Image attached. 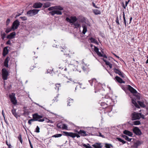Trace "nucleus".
I'll list each match as a JSON object with an SVG mask.
<instances>
[{
  "mask_svg": "<svg viewBox=\"0 0 148 148\" xmlns=\"http://www.w3.org/2000/svg\"><path fill=\"white\" fill-rule=\"evenodd\" d=\"M35 132L38 133L40 132V128L38 126H37L36 127L35 130Z\"/></svg>",
  "mask_w": 148,
  "mask_h": 148,
  "instance_id": "nucleus-42",
  "label": "nucleus"
},
{
  "mask_svg": "<svg viewBox=\"0 0 148 148\" xmlns=\"http://www.w3.org/2000/svg\"><path fill=\"white\" fill-rule=\"evenodd\" d=\"M89 39L90 40L91 42L95 43L97 45H98L99 43L97 40L92 37H90Z\"/></svg>",
  "mask_w": 148,
  "mask_h": 148,
  "instance_id": "nucleus-23",
  "label": "nucleus"
},
{
  "mask_svg": "<svg viewBox=\"0 0 148 148\" xmlns=\"http://www.w3.org/2000/svg\"><path fill=\"white\" fill-rule=\"evenodd\" d=\"M55 9L56 10H58L59 11L62 10L64 9L63 8L60 6H55Z\"/></svg>",
  "mask_w": 148,
  "mask_h": 148,
  "instance_id": "nucleus-32",
  "label": "nucleus"
},
{
  "mask_svg": "<svg viewBox=\"0 0 148 148\" xmlns=\"http://www.w3.org/2000/svg\"><path fill=\"white\" fill-rule=\"evenodd\" d=\"M79 134H78V133H75V137H77V138H79L80 137Z\"/></svg>",
  "mask_w": 148,
  "mask_h": 148,
  "instance_id": "nucleus-58",
  "label": "nucleus"
},
{
  "mask_svg": "<svg viewBox=\"0 0 148 148\" xmlns=\"http://www.w3.org/2000/svg\"><path fill=\"white\" fill-rule=\"evenodd\" d=\"M20 25V22L18 19L14 21L12 23V29L13 31H14L17 29Z\"/></svg>",
  "mask_w": 148,
  "mask_h": 148,
  "instance_id": "nucleus-7",
  "label": "nucleus"
},
{
  "mask_svg": "<svg viewBox=\"0 0 148 148\" xmlns=\"http://www.w3.org/2000/svg\"><path fill=\"white\" fill-rule=\"evenodd\" d=\"M64 134V135L66 136H70L73 138H74L75 137V133H73L72 132H62Z\"/></svg>",
  "mask_w": 148,
  "mask_h": 148,
  "instance_id": "nucleus-11",
  "label": "nucleus"
},
{
  "mask_svg": "<svg viewBox=\"0 0 148 148\" xmlns=\"http://www.w3.org/2000/svg\"><path fill=\"white\" fill-rule=\"evenodd\" d=\"M115 78L116 81L121 84L125 83V80H124L118 76H116Z\"/></svg>",
  "mask_w": 148,
  "mask_h": 148,
  "instance_id": "nucleus-13",
  "label": "nucleus"
},
{
  "mask_svg": "<svg viewBox=\"0 0 148 148\" xmlns=\"http://www.w3.org/2000/svg\"><path fill=\"white\" fill-rule=\"evenodd\" d=\"M49 13L52 16L56 14L55 10H53L52 11L49 12Z\"/></svg>",
  "mask_w": 148,
  "mask_h": 148,
  "instance_id": "nucleus-45",
  "label": "nucleus"
},
{
  "mask_svg": "<svg viewBox=\"0 0 148 148\" xmlns=\"http://www.w3.org/2000/svg\"><path fill=\"white\" fill-rule=\"evenodd\" d=\"M105 147L106 148H111V147H113L112 145L110 144H108L107 143H105Z\"/></svg>",
  "mask_w": 148,
  "mask_h": 148,
  "instance_id": "nucleus-37",
  "label": "nucleus"
},
{
  "mask_svg": "<svg viewBox=\"0 0 148 148\" xmlns=\"http://www.w3.org/2000/svg\"><path fill=\"white\" fill-rule=\"evenodd\" d=\"M29 142L30 145V146L31 148H33L32 145V143H31L30 140H29Z\"/></svg>",
  "mask_w": 148,
  "mask_h": 148,
  "instance_id": "nucleus-63",
  "label": "nucleus"
},
{
  "mask_svg": "<svg viewBox=\"0 0 148 148\" xmlns=\"http://www.w3.org/2000/svg\"><path fill=\"white\" fill-rule=\"evenodd\" d=\"M89 82L90 83V85L91 86L92 85L93 82H94L95 83L96 82V80L95 78H93L92 80H89Z\"/></svg>",
  "mask_w": 148,
  "mask_h": 148,
  "instance_id": "nucleus-36",
  "label": "nucleus"
},
{
  "mask_svg": "<svg viewBox=\"0 0 148 148\" xmlns=\"http://www.w3.org/2000/svg\"><path fill=\"white\" fill-rule=\"evenodd\" d=\"M143 143V142L142 141L137 140L136 141V142L134 143V145L135 146L138 148V146H140L141 144H142Z\"/></svg>",
  "mask_w": 148,
  "mask_h": 148,
  "instance_id": "nucleus-22",
  "label": "nucleus"
},
{
  "mask_svg": "<svg viewBox=\"0 0 148 148\" xmlns=\"http://www.w3.org/2000/svg\"><path fill=\"white\" fill-rule=\"evenodd\" d=\"M9 97L10 101L12 103L15 105L17 103V101L15 96V94L14 93H12L9 95Z\"/></svg>",
  "mask_w": 148,
  "mask_h": 148,
  "instance_id": "nucleus-5",
  "label": "nucleus"
},
{
  "mask_svg": "<svg viewBox=\"0 0 148 148\" xmlns=\"http://www.w3.org/2000/svg\"><path fill=\"white\" fill-rule=\"evenodd\" d=\"M4 120L5 122V123H6L7 125H8V122L7 121V119H5V117L4 118Z\"/></svg>",
  "mask_w": 148,
  "mask_h": 148,
  "instance_id": "nucleus-62",
  "label": "nucleus"
},
{
  "mask_svg": "<svg viewBox=\"0 0 148 148\" xmlns=\"http://www.w3.org/2000/svg\"><path fill=\"white\" fill-rule=\"evenodd\" d=\"M55 12H56V14H57V15L62 14V12L61 11H60L56 10H55Z\"/></svg>",
  "mask_w": 148,
  "mask_h": 148,
  "instance_id": "nucleus-40",
  "label": "nucleus"
},
{
  "mask_svg": "<svg viewBox=\"0 0 148 148\" xmlns=\"http://www.w3.org/2000/svg\"><path fill=\"white\" fill-rule=\"evenodd\" d=\"M5 35L6 34L4 32L2 34H1L2 38L3 39L5 38Z\"/></svg>",
  "mask_w": 148,
  "mask_h": 148,
  "instance_id": "nucleus-52",
  "label": "nucleus"
},
{
  "mask_svg": "<svg viewBox=\"0 0 148 148\" xmlns=\"http://www.w3.org/2000/svg\"><path fill=\"white\" fill-rule=\"evenodd\" d=\"M32 120L34 121H38L39 119L38 114L37 113L34 114L32 115Z\"/></svg>",
  "mask_w": 148,
  "mask_h": 148,
  "instance_id": "nucleus-20",
  "label": "nucleus"
},
{
  "mask_svg": "<svg viewBox=\"0 0 148 148\" xmlns=\"http://www.w3.org/2000/svg\"><path fill=\"white\" fill-rule=\"evenodd\" d=\"M75 132L78 133L79 134H80L81 136L84 137L88 136L89 135V133L87 132H86L84 130H80L79 131L77 130L75 131Z\"/></svg>",
  "mask_w": 148,
  "mask_h": 148,
  "instance_id": "nucleus-10",
  "label": "nucleus"
},
{
  "mask_svg": "<svg viewBox=\"0 0 148 148\" xmlns=\"http://www.w3.org/2000/svg\"><path fill=\"white\" fill-rule=\"evenodd\" d=\"M10 60V58L8 56L6 58L3 62L4 66L7 68L8 67V63Z\"/></svg>",
  "mask_w": 148,
  "mask_h": 148,
  "instance_id": "nucleus-14",
  "label": "nucleus"
},
{
  "mask_svg": "<svg viewBox=\"0 0 148 148\" xmlns=\"http://www.w3.org/2000/svg\"><path fill=\"white\" fill-rule=\"evenodd\" d=\"M83 30L82 31V33L84 34L87 31V27L86 25H84L83 26Z\"/></svg>",
  "mask_w": 148,
  "mask_h": 148,
  "instance_id": "nucleus-33",
  "label": "nucleus"
},
{
  "mask_svg": "<svg viewBox=\"0 0 148 148\" xmlns=\"http://www.w3.org/2000/svg\"><path fill=\"white\" fill-rule=\"evenodd\" d=\"M20 18L23 21H26L27 20V18L25 16L20 17Z\"/></svg>",
  "mask_w": 148,
  "mask_h": 148,
  "instance_id": "nucleus-48",
  "label": "nucleus"
},
{
  "mask_svg": "<svg viewBox=\"0 0 148 148\" xmlns=\"http://www.w3.org/2000/svg\"><path fill=\"white\" fill-rule=\"evenodd\" d=\"M12 30V27L10 28H7L6 29L5 32L6 33H8L10 32L11 30Z\"/></svg>",
  "mask_w": 148,
  "mask_h": 148,
  "instance_id": "nucleus-43",
  "label": "nucleus"
},
{
  "mask_svg": "<svg viewBox=\"0 0 148 148\" xmlns=\"http://www.w3.org/2000/svg\"><path fill=\"white\" fill-rule=\"evenodd\" d=\"M98 56H99L100 57H103V58H107V56L105 54H102L101 52L100 53V54H98Z\"/></svg>",
  "mask_w": 148,
  "mask_h": 148,
  "instance_id": "nucleus-41",
  "label": "nucleus"
},
{
  "mask_svg": "<svg viewBox=\"0 0 148 148\" xmlns=\"http://www.w3.org/2000/svg\"><path fill=\"white\" fill-rule=\"evenodd\" d=\"M123 133L124 134L128 135L132 137L133 135V133L132 132L127 130H125L123 132Z\"/></svg>",
  "mask_w": 148,
  "mask_h": 148,
  "instance_id": "nucleus-18",
  "label": "nucleus"
},
{
  "mask_svg": "<svg viewBox=\"0 0 148 148\" xmlns=\"http://www.w3.org/2000/svg\"><path fill=\"white\" fill-rule=\"evenodd\" d=\"M132 124L130 123V124L131 125H138L140 124L141 123L139 121L137 120L133 122Z\"/></svg>",
  "mask_w": 148,
  "mask_h": 148,
  "instance_id": "nucleus-25",
  "label": "nucleus"
},
{
  "mask_svg": "<svg viewBox=\"0 0 148 148\" xmlns=\"http://www.w3.org/2000/svg\"><path fill=\"white\" fill-rule=\"evenodd\" d=\"M7 45H10L11 44L10 41V40H8L6 42Z\"/></svg>",
  "mask_w": 148,
  "mask_h": 148,
  "instance_id": "nucleus-57",
  "label": "nucleus"
},
{
  "mask_svg": "<svg viewBox=\"0 0 148 148\" xmlns=\"http://www.w3.org/2000/svg\"><path fill=\"white\" fill-rule=\"evenodd\" d=\"M55 6H54V7H51L49 8H48V10L49 11H51V10H52L53 11V10L55 9Z\"/></svg>",
  "mask_w": 148,
  "mask_h": 148,
  "instance_id": "nucleus-46",
  "label": "nucleus"
},
{
  "mask_svg": "<svg viewBox=\"0 0 148 148\" xmlns=\"http://www.w3.org/2000/svg\"><path fill=\"white\" fill-rule=\"evenodd\" d=\"M45 121V117H44L43 119H39L38 121L39 122H42L44 121Z\"/></svg>",
  "mask_w": 148,
  "mask_h": 148,
  "instance_id": "nucleus-55",
  "label": "nucleus"
},
{
  "mask_svg": "<svg viewBox=\"0 0 148 148\" xmlns=\"http://www.w3.org/2000/svg\"><path fill=\"white\" fill-rule=\"evenodd\" d=\"M67 127L65 124H63L62 128L63 129H67Z\"/></svg>",
  "mask_w": 148,
  "mask_h": 148,
  "instance_id": "nucleus-50",
  "label": "nucleus"
},
{
  "mask_svg": "<svg viewBox=\"0 0 148 148\" xmlns=\"http://www.w3.org/2000/svg\"><path fill=\"white\" fill-rule=\"evenodd\" d=\"M58 96H57L56 97H55L54 99H53V100L54 101H56L57 102L58 101L57 99V98H58Z\"/></svg>",
  "mask_w": 148,
  "mask_h": 148,
  "instance_id": "nucleus-60",
  "label": "nucleus"
},
{
  "mask_svg": "<svg viewBox=\"0 0 148 148\" xmlns=\"http://www.w3.org/2000/svg\"><path fill=\"white\" fill-rule=\"evenodd\" d=\"M132 103L134 105L136 108H140V106L143 108H145V105L144 103V102L143 101H137L138 104L135 100L132 99Z\"/></svg>",
  "mask_w": 148,
  "mask_h": 148,
  "instance_id": "nucleus-2",
  "label": "nucleus"
},
{
  "mask_svg": "<svg viewBox=\"0 0 148 148\" xmlns=\"http://www.w3.org/2000/svg\"><path fill=\"white\" fill-rule=\"evenodd\" d=\"M72 25H73L75 26V28H77L80 26V24H79L78 22H75Z\"/></svg>",
  "mask_w": 148,
  "mask_h": 148,
  "instance_id": "nucleus-31",
  "label": "nucleus"
},
{
  "mask_svg": "<svg viewBox=\"0 0 148 148\" xmlns=\"http://www.w3.org/2000/svg\"><path fill=\"white\" fill-rule=\"evenodd\" d=\"M92 5L94 7H95V8H99V7H97V6L96 5H95V4L94 2H92Z\"/></svg>",
  "mask_w": 148,
  "mask_h": 148,
  "instance_id": "nucleus-53",
  "label": "nucleus"
},
{
  "mask_svg": "<svg viewBox=\"0 0 148 148\" xmlns=\"http://www.w3.org/2000/svg\"><path fill=\"white\" fill-rule=\"evenodd\" d=\"M16 35L15 32H13L8 35L7 36V38L8 39H12L15 37V36Z\"/></svg>",
  "mask_w": 148,
  "mask_h": 148,
  "instance_id": "nucleus-17",
  "label": "nucleus"
},
{
  "mask_svg": "<svg viewBox=\"0 0 148 148\" xmlns=\"http://www.w3.org/2000/svg\"><path fill=\"white\" fill-rule=\"evenodd\" d=\"M121 88L126 93H127L129 91L132 94H134L137 92V91L136 90L130 85L122 86H121Z\"/></svg>",
  "mask_w": 148,
  "mask_h": 148,
  "instance_id": "nucleus-1",
  "label": "nucleus"
},
{
  "mask_svg": "<svg viewBox=\"0 0 148 148\" xmlns=\"http://www.w3.org/2000/svg\"><path fill=\"white\" fill-rule=\"evenodd\" d=\"M62 135L61 134H56L53 135L52 136V137L58 138L61 136Z\"/></svg>",
  "mask_w": 148,
  "mask_h": 148,
  "instance_id": "nucleus-38",
  "label": "nucleus"
},
{
  "mask_svg": "<svg viewBox=\"0 0 148 148\" xmlns=\"http://www.w3.org/2000/svg\"><path fill=\"white\" fill-rule=\"evenodd\" d=\"M21 14H22V13H18V14H16V16L15 17V18H17L20 15H21Z\"/></svg>",
  "mask_w": 148,
  "mask_h": 148,
  "instance_id": "nucleus-61",
  "label": "nucleus"
},
{
  "mask_svg": "<svg viewBox=\"0 0 148 148\" xmlns=\"http://www.w3.org/2000/svg\"><path fill=\"white\" fill-rule=\"evenodd\" d=\"M11 112L12 114L16 119H17L18 117L20 116L18 114V113L16 112V109H14V107L13 108V109L12 110Z\"/></svg>",
  "mask_w": 148,
  "mask_h": 148,
  "instance_id": "nucleus-16",
  "label": "nucleus"
},
{
  "mask_svg": "<svg viewBox=\"0 0 148 148\" xmlns=\"http://www.w3.org/2000/svg\"><path fill=\"white\" fill-rule=\"evenodd\" d=\"M77 20V18L75 16H71L70 18L68 17L66 18V21L70 23H72V24L75 22Z\"/></svg>",
  "mask_w": 148,
  "mask_h": 148,
  "instance_id": "nucleus-8",
  "label": "nucleus"
},
{
  "mask_svg": "<svg viewBox=\"0 0 148 148\" xmlns=\"http://www.w3.org/2000/svg\"><path fill=\"white\" fill-rule=\"evenodd\" d=\"M92 10L93 13L95 15H97L98 14H101V11L100 10H98V9H93Z\"/></svg>",
  "mask_w": 148,
  "mask_h": 148,
  "instance_id": "nucleus-24",
  "label": "nucleus"
},
{
  "mask_svg": "<svg viewBox=\"0 0 148 148\" xmlns=\"http://www.w3.org/2000/svg\"><path fill=\"white\" fill-rule=\"evenodd\" d=\"M51 4L50 2H47L44 4L43 7L44 8H47L51 6Z\"/></svg>",
  "mask_w": 148,
  "mask_h": 148,
  "instance_id": "nucleus-26",
  "label": "nucleus"
},
{
  "mask_svg": "<svg viewBox=\"0 0 148 148\" xmlns=\"http://www.w3.org/2000/svg\"><path fill=\"white\" fill-rule=\"evenodd\" d=\"M132 131L136 135L140 136L142 134V132L137 127H133Z\"/></svg>",
  "mask_w": 148,
  "mask_h": 148,
  "instance_id": "nucleus-9",
  "label": "nucleus"
},
{
  "mask_svg": "<svg viewBox=\"0 0 148 148\" xmlns=\"http://www.w3.org/2000/svg\"><path fill=\"white\" fill-rule=\"evenodd\" d=\"M83 146L86 148H92L91 146H90V145L88 143L87 145L84 144L83 145Z\"/></svg>",
  "mask_w": 148,
  "mask_h": 148,
  "instance_id": "nucleus-39",
  "label": "nucleus"
},
{
  "mask_svg": "<svg viewBox=\"0 0 148 148\" xmlns=\"http://www.w3.org/2000/svg\"><path fill=\"white\" fill-rule=\"evenodd\" d=\"M45 121L47 123L49 122V120L47 119V118L45 117Z\"/></svg>",
  "mask_w": 148,
  "mask_h": 148,
  "instance_id": "nucleus-59",
  "label": "nucleus"
},
{
  "mask_svg": "<svg viewBox=\"0 0 148 148\" xmlns=\"http://www.w3.org/2000/svg\"><path fill=\"white\" fill-rule=\"evenodd\" d=\"M140 117L141 118H142L143 119H145V116L144 115L142 114L141 113V114H139Z\"/></svg>",
  "mask_w": 148,
  "mask_h": 148,
  "instance_id": "nucleus-56",
  "label": "nucleus"
},
{
  "mask_svg": "<svg viewBox=\"0 0 148 148\" xmlns=\"http://www.w3.org/2000/svg\"><path fill=\"white\" fill-rule=\"evenodd\" d=\"M116 23L117 25H120L118 17L117 16L116 18Z\"/></svg>",
  "mask_w": 148,
  "mask_h": 148,
  "instance_id": "nucleus-44",
  "label": "nucleus"
},
{
  "mask_svg": "<svg viewBox=\"0 0 148 148\" xmlns=\"http://www.w3.org/2000/svg\"><path fill=\"white\" fill-rule=\"evenodd\" d=\"M139 114H141V113L134 112L131 115L132 120L134 121L139 119L140 118Z\"/></svg>",
  "mask_w": 148,
  "mask_h": 148,
  "instance_id": "nucleus-6",
  "label": "nucleus"
},
{
  "mask_svg": "<svg viewBox=\"0 0 148 148\" xmlns=\"http://www.w3.org/2000/svg\"><path fill=\"white\" fill-rule=\"evenodd\" d=\"M121 136L128 141H130L132 139V138H129L127 136L125 135L122 134Z\"/></svg>",
  "mask_w": 148,
  "mask_h": 148,
  "instance_id": "nucleus-27",
  "label": "nucleus"
},
{
  "mask_svg": "<svg viewBox=\"0 0 148 148\" xmlns=\"http://www.w3.org/2000/svg\"><path fill=\"white\" fill-rule=\"evenodd\" d=\"M119 75L123 78V80H125V81H127L128 80V78L123 72H121V73H120Z\"/></svg>",
  "mask_w": 148,
  "mask_h": 148,
  "instance_id": "nucleus-19",
  "label": "nucleus"
},
{
  "mask_svg": "<svg viewBox=\"0 0 148 148\" xmlns=\"http://www.w3.org/2000/svg\"><path fill=\"white\" fill-rule=\"evenodd\" d=\"M134 95L136 97V98L138 100H140V94L138 93L137 92L136 93L134 94H132Z\"/></svg>",
  "mask_w": 148,
  "mask_h": 148,
  "instance_id": "nucleus-29",
  "label": "nucleus"
},
{
  "mask_svg": "<svg viewBox=\"0 0 148 148\" xmlns=\"http://www.w3.org/2000/svg\"><path fill=\"white\" fill-rule=\"evenodd\" d=\"M94 51L97 53V55H98V54H100V52L99 51V49L98 48L96 47L95 46H94Z\"/></svg>",
  "mask_w": 148,
  "mask_h": 148,
  "instance_id": "nucleus-30",
  "label": "nucleus"
},
{
  "mask_svg": "<svg viewBox=\"0 0 148 148\" xmlns=\"http://www.w3.org/2000/svg\"><path fill=\"white\" fill-rule=\"evenodd\" d=\"M39 11V10L38 9L31 10L28 11L26 14L29 17L32 16L37 14Z\"/></svg>",
  "mask_w": 148,
  "mask_h": 148,
  "instance_id": "nucleus-4",
  "label": "nucleus"
},
{
  "mask_svg": "<svg viewBox=\"0 0 148 148\" xmlns=\"http://www.w3.org/2000/svg\"><path fill=\"white\" fill-rule=\"evenodd\" d=\"M10 22V19L9 18H8L7 19L6 22V26H8L9 23Z\"/></svg>",
  "mask_w": 148,
  "mask_h": 148,
  "instance_id": "nucleus-49",
  "label": "nucleus"
},
{
  "mask_svg": "<svg viewBox=\"0 0 148 148\" xmlns=\"http://www.w3.org/2000/svg\"><path fill=\"white\" fill-rule=\"evenodd\" d=\"M43 4L40 2H36L34 4L32 7L34 8H41Z\"/></svg>",
  "mask_w": 148,
  "mask_h": 148,
  "instance_id": "nucleus-12",
  "label": "nucleus"
},
{
  "mask_svg": "<svg viewBox=\"0 0 148 148\" xmlns=\"http://www.w3.org/2000/svg\"><path fill=\"white\" fill-rule=\"evenodd\" d=\"M123 19L125 27H126L127 26V23H126V20L125 18V13H124V12H123Z\"/></svg>",
  "mask_w": 148,
  "mask_h": 148,
  "instance_id": "nucleus-35",
  "label": "nucleus"
},
{
  "mask_svg": "<svg viewBox=\"0 0 148 148\" xmlns=\"http://www.w3.org/2000/svg\"><path fill=\"white\" fill-rule=\"evenodd\" d=\"M59 123H58L57 125V127L58 128L61 129V128H62V126Z\"/></svg>",
  "mask_w": 148,
  "mask_h": 148,
  "instance_id": "nucleus-51",
  "label": "nucleus"
},
{
  "mask_svg": "<svg viewBox=\"0 0 148 148\" xmlns=\"http://www.w3.org/2000/svg\"><path fill=\"white\" fill-rule=\"evenodd\" d=\"M130 148H137L135 145L134 144L133 145L131 146Z\"/></svg>",
  "mask_w": 148,
  "mask_h": 148,
  "instance_id": "nucleus-64",
  "label": "nucleus"
},
{
  "mask_svg": "<svg viewBox=\"0 0 148 148\" xmlns=\"http://www.w3.org/2000/svg\"><path fill=\"white\" fill-rule=\"evenodd\" d=\"M1 73L2 77L3 79L4 80H7L8 78V77L9 75V71L5 68H4L2 69Z\"/></svg>",
  "mask_w": 148,
  "mask_h": 148,
  "instance_id": "nucleus-3",
  "label": "nucleus"
},
{
  "mask_svg": "<svg viewBox=\"0 0 148 148\" xmlns=\"http://www.w3.org/2000/svg\"><path fill=\"white\" fill-rule=\"evenodd\" d=\"M24 113H23V115H24L25 116H26V115H27L29 114V112L28 111H25V110H24L23 111Z\"/></svg>",
  "mask_w": 148,
  "mask_h": 148,
  "instance_id": "nucleus-47",
  "label": "nucleus"
},
{
  "mask_svg": "<svg viewBox=\"0 0 148 148\" xmlns=\"http://www.w3.org/2000/svg\"><path fill=\"white\" fill-rule=\"evenodd\" d=\"M9 47L8 46L5 47H4L3 49V56H5L7 55L8 53L9 49H8V48Z\"/></svg>",
  "mask_w": 148,
  "mask_h": 148,
  "instance_id": "nucleus-15",
  "label": "nucleus"
},
{
  "mask_svg": "<svg viewBox=\"0 0 148 148\" xmlns=\"http://www.w3.org/2000/svg\"><path fill=\"white\" fill-rule=\"evenodd\" d=\"M33 121H34L32 119H31L28 121V123L29 125H31L32 124V122Z\"/></svg>",
  "mask_w": 148,
  "mask_h": 148,
  "instance_id": "nucleus-54",
  "label": "nucleus"
},
{
  "mask_svg": "<svg viewBox=\"0 0 148 148\" xmlns=\"http://www.w3.org/2000/svg\"><path fill=\"white\" fill-rule=\"evenodd\" d=\"M113 71H114V72L116 74H118L119 75V74L120 73H121V71L120 70L116 69V68H114L113 69Z\"/></svg>",
  "mask_w": 148,
  "mask_h": 148,
  "instance_id": "nucleus-28",
  "label": "nucleus"
},
{
  "mask_svg": "<svg viewBox=\"0 0 148 148\" xmlns=\"http://www.w3.org/2000/svg\"><path fill=\"white\" fill-rule=\"evenodd\" d=\"M92 146L95 148H102V146L101 145V143H96L95 144L92 145Z\"/></svg>",
  "mask_w": 148,
  "mask_h": 148,
  "instance_id": "nucleus-21",
  "label": "nucleus"
},
{
  "mask_svg": "<svg viewBox=\"0 0 148 148\" xmlns=\"http://www.w3.org/2000/svg\"><path fill=\"white\" fill-rule=\"evenodd\" d=\"M73 99H69L67 101V104L68 106H70L73 103Z\"/></svg>",
  "mask_w": 148,
  "mask_h": 148,
  "instance_id": "nucleus-34",
  "label": "nucleus"
}]
</instances>
